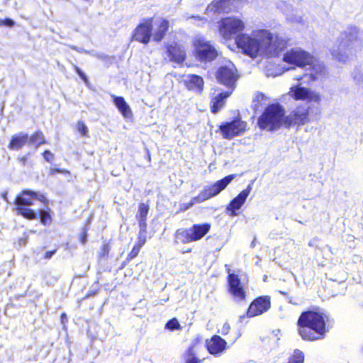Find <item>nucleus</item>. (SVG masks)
<instances>
[{
  "label": "nucleus",
  "instance_id": "16",
  "mask_svg": "<svg viewBox=\"0 0 363 363\" xmlns=\"http://www.w3.org/2000/svg\"><path fill=\"white\" fill-rule=\"evenodd\" d=\"M153 18H150L140 23L134 30L133 40L143 44H147L150 41L152 30Z\"/></svg>",
  "mask_w": 363,
  "mask_h": 363
},
{
  "label": "nucleus",
  "instance_id": "4",
  "mask_svg": "<svg viewBox=\"0 0 363 363\" xmlns=\"http://www.w3.org/2000/svg\"><path fill=\"white\" fill-rule=\"evenodd\" d=\"M284 109L279 104L267 106L258 118V125L261 129L273 131L284 125Z\"/></svg>",
  "mask_w": 363,
  "mask_h": 363
},
{
  "label": "nucleus",
  "instance_id": "20",
  "mask_svg": "<svg viewBox=\"0 0 363 363\" xmlns=\"http://www.w3.org/2000/svg\"><path fill=\"white\" fill-rule=\"evenodd\" d=\"M167 52L170 60L177 63H182L186 57V52L184 48L177 44L170 45L167 48Z\"/></svg>",
  "mask_w": 363,
  "mask_h": 363
},
{
  "label": "nucleus",
  "instance_id": "44",
  "mask_svg": "<svg viewBox=\"0 0 363 363\" xmlns=\"http://www.w3.org/2000/svg\"><path fill=\"white\" fill-rule=\"evenodd\" d=\"M55 253V250L53 251H47L45 254V258L50 259L51 258L53 255Z\"/></svg>",
  "mask_w": 363,
  "mask_h": 363
},
{
  "label": "nucleus",
  "instance_id": "47",
  "mask_svg": "<svg viewBox=\"0 0 363 363\" xmlns=\"http://www.w3.org/2000/svg\"><path fill=\"white\" fill-rule=\"evenodd\" d=\"M20 161L22 164V165H26V161H27V157L26 156H23V157H21L20 159Z\"/></svg>",
  "mask_w": 363,
  "mask_h": 363
},
{
  "label": "nucleus",
  "instance_id": "15",
  "mask_svg": "<svg viewBox=\"0 0 363 363\" xmlns=\"http://www.w3.org/2000/svg\"><path fill=\"white\" fill-rule=\"evenodd\" d=\"M228 291L233 296V300L235 302L244 301L246 294L242 286L240 279L237 274L230 273V269H228Z\"/></svg>",
  "mask_w": 363,
  "mask_h": 363
},
{
  "label": "nucleus",
  "instance_id": "54",
  "mask_svg": "<svg viewBox=\"0 0 363 363\" xmlns=\"http://www.w3.org/2000/svg\"><path fill=\"white\" fill-rule=\"evenodd\" d=\"M82 243H85V242H86V238L85 237L82 238Z\"/></svg>",
  "mask_w": 363,
  "mask_h": 363
},
{
  "label": "nucleus",
  "instance_id": "56",
  "mask_svg": "<svg viewBox=\"0 0 363 363\" xmlns=\"http://www.w3.org/2000/svg\"><path fill=\"white\" fill-rule=\"evenodd\" d=\"M279 293L283 294V295H286V293L283 291H279Z\"/></svg>",
  "mask_w": 363,
  "mask_h": 363
},
{
  "label": "nucleus",
  "instance_id": "9",
  "mask_svg": "<svg viewBox=\"0 0 363 363\" xmlns=\"http://www.w3.org/2000/svg\"><path fill=\"white\" fill-rule=\"evenodd\" d=\"M196 57L201 62H210L216 59L218 51L213 45L203 38L199 36L194 40Z\"/></svg>",
  "mask_w": 363,
  "mask_h": 363
},
{
  "label": "nucleus",
  "instance_id": "11",
  "mask_svg": "<svg viewBox=\"0 0 363 363\" xmlns=\"http://www.w3.org/2000/svg\"><path fill=\"white\" fill-rule=\"evenodd\" d=\"M216 77L220 83L228 87L230 89L229 91L233 92L238 79L236 69L233 64L220 67Z\"/></svg>",
  "mask_w": 363,
  "mask_h": 363
},
{
  "label": "nucleus",
  "instance_id": "35",
  "mask_svg": "<svg viewBox=\"0 0 363 363\" xmlns=\"http://www.w3.org/2000/svg\"><path fill=\"white\" fill-rule=\"evenodd\" d=\"M197 201L194 200V198L191 199L189 203H183L180 204V210L182 211H185L190 208H191L195 203H199Z\"/></svg>",
  "mask_w": 363,
  "mask_h": 363
},
{
  "label": "nucleus",
  "instance_id": "50",
  "mask_svg": "<svg viewBox=\"0 0 363 363\" xmlns=\"http://www.w3.org/2000/svg\"><path fill=\"white\" fill-rule=\"evenodd\" d=\"M74 70L76 71V72H77L78 74L82 72V71L81 70V69H80L79 67H78L77 65H74Z\"/></svg>",
  "mask_w": 363,
  "mask_h": 363
},
{
  "label": "nucleus",
  "instance_id": "52",
  "mask_svg": "<svg viewBox=\"0 0 363 363\" xmlns=\"http://www.w3.org/2000/svg\"><path fill=\"white\" fill-rule=\"evenodd\" d=\"M2 197H3V199H4L6 201H8L7 193H4V194H2Z\"/></svg>",
  "mask_w": 363,
  "mask_h": 363
},
{
  "label": "nucleus",
  "instance_id": "53",
  "mask_svg": "<svg viewBox=\"0 0 363 363\" xmlns=\"http://www.w3.org/2000/svg\"><path fill=\"white\" fill-rule=\"evenodd\" d=\"M245 318V315L240 316V321L242 322L243 319Z\"/></svg>",
  "mask_w": 363,
  "mask_h": 363
},
{
  "label": "nucleus",
  "instance_id": "19",
  "mask_svg": "<svg viewBox=\"0 0 363 363\" xmlns=\"http://www.w3.org/2000/svg\"><path fill=\"white\" fill-rule=\"evenodd\" d=\"M226 341L218 335H213L210 340L206 341V347L210 354L218 355L226 348Z\"/></svg>",
  "mask_w": 363,
  "mask_h": 363
},
{
  "label": "nucleus",
  "instance_id": "49",
  "mask_svg": "<svg viewBox=\"0 0 363 363\" xmlns=\"http://www.w3.org/2000/svg\"><path fill=\"white\" fill-rule=\"evenodd\" d=\"M74 70L76 71V72H77L78 74L82 72V71L81 70V69H80L79 67H78L77 65H74Z\"/></svg>",
  "mask_w": 363,
  "mask_h": 363
},
{
  "label": "nucleus",
  "instance_id": "26",
  "mask_svg": "<svg viewBox=\"0 0 363 363\" xmlns=\"http://www.w3.org/2000/svg\"><path fill=\"white\" fill-rule=\"evenodd\" d=\"M185 84L186 87L189 90H196L201 91L203 86V80L202 77L192 74L189 75L185 79Z\"/></svg>",
  "mask_w": 363,
  "mask_h": 363
},
{
  "label": "nucleus",
  "instance_id": "25",
  "mask_svg": "<svg viewBox=\"0 0 363 363\" xmlns=\"http://www.w3.org/2000/svg\"><path fill=\"white\" fill-rule=\"evenodd\" d=\"M26 143L28 144V135L21 132L11 138L8 147L10 150H18L21 149Z\"/></svg>",
  "mask_w": 363,
  "mask_h": 363
},
{
  "label": "nucleus",
  "instance_id": "27",
  "mask_svg": "<svg viewBox=\"0 0 363 363\" xmlns=\"http://www.w3.org/2000/svg\"><path fill=\"white\" fill-rule=\"evenodd\" d=\"M232 94L231 91L221 92L218 96L214 97L211 101V110L213 113H218L220 109L224 106L225 99Z\"/></svg>",
  "mask_w": 363,
  "mask_h": 363
},
{
  "label": "nucleus",
  "instance_id": "41",
  "mask_svg": "<svg viewBox=\"0 0 363 363\" xmlns=\"http://www.w3.org/2000/svg\"><path fill=\"white\" fill-rule=\"evenodd\" d=\"M146 233H147V231L145 233H143L142 237L140 238V231L139 232V237H138L139 241H138V244L137 245L140 246V248L146 242Z\"/></svg>",
  "mask_w": 363,
  "mask_h": 363
},
{
  "label": "nucleus",
  "instance_id": "29",
  "mask_svg": "<svg viewBox=\"0 0 363 363\" xmlns=\"http://www.w3.org/2000/svg\"><path fill=\"white\" fill-rule=\"evenodd\" d=\"M45 143V139L41 131H37L28 137V145H35L37 148L40 145Z\"/></svg>",
  "mask_w": 363,
  "mask_h": 363
},
{
  "label": "nucleus",
  "instance_id": "12",
  "mask_svg": "<svg viewBox=\"0 0 363 363\" xmlns=\"http://www.w3.org/2000/svg\"><path fill=\"white\" fill-rule=\"evenodd\" d=\"M290 96L295 100L307 101L308 102L319 103L320 95L308 88L301 86V84L291 87L289 92Z\"/></svg>",
  "mask_w": 363,
  "mask_h": 363
},
{
  "label": "nucleus",
  "instance_id": "22",
  "mask_svg": "<svg viewBox=\"0 0 363 363\" xmlns=\"http://www.w3.org/2000/svg\"><path fill=\"white\" fill-rule=\"evenodd\" d=\"M235 0H217L207 7V11L214 13L229 12L231 11V4Z\"/></svg>",
  "mask_w": 363,
  "mask_h": 363
},
{
  "label": "nucleus",
  "instance_id": "45",
  "mask_svg": "<svg viewBox=\"0 0 363 363\" xmlns=\"http://www.w3.org/2000/svg\"><path fill=\"white\" fill-rule=\"evenodd\" d=\"M78 75L80 77V78H81V79H82L85 83H86V82H88V79H87V77H86V74H85L83 72H82L81 73H79Z\"/></svg>",
  "mask_w": 363,
  "mask_h": 363
},
{
  "label": "nucleus",
  "instance_id": "51",
  "mask_svg": "<svg viewBox=\"0 0 363 363\" xmlns=\"http://www.w3.org/2000/svg\"><path fill=\"white\" fill-rule=\"evenodd\" d=\"M288 302L294 305L298 304L296 302L293 301L291 297H288Z\"/></svg>",
  "mask_w": 363,
  "mask_h": 363
},
{
  "label": "nucleus",
  "instance_id": "55",
  "mask_svg": "<svg viewBox=\"0 0 363 363\" xmlns=\"http://www.w3.org/2000/svg\"><path fill=\"white\" fill-rule=\"evenodd\" d=\"M255 240H253L251 243V247H253L255 246Z\"/></svg>",
  "mask_w": 363,
  "mask_h": 363
},
{
  "label": "nucleus",
  "instance_id": "8",
  "mask_svg": "<svg viewBox=\"0 0 363 363\" xmlns=\"http://www.w3.org/2000/svg\"><path fill=\"white\" fill-rule=\"evenodd\" d=\"M235 174H230L211 186H205L199 194L194 197L198 202H203L219 194L234 179Z\"/></svg>",
  "mask_w": 363,
  "mask_h": 363
},
{
  "label": "nucleus",
  "instance_id": "5",
  "mask_svg": "<svg viewBox=\"0 0 363 363\" xmlns=\"http://www.w3.org/2000/svg\"><path fill=\"white\" fill-rule=\"evenodd\" d=\"M35 200L44 202L45 198L44 195L38 192L31 190H23L18 195L15 200L17 214L27 219H35L38 213L30 208L33 204Z\"/></svg>",
  "mask_w": 363,
  "mask_h": 363
},
{
  "label": "nucleus",
  "instance_id": "24",
  "mask_svg": "<svg viewBox=\"0 0 363 363\" xmlns=\"http://www.w3.org/2000/svg\"><path fill=\"white\" fill-rule=\"evenodd\" d=\"M298 333L304 340H317L322 336L318 335L312 328L306 324H301L298 323Z\"/></svg>",
  "mask_w": 363,
  "mask_h": 363
},
{
  "label": "nucleus",
  "instance_id": "43",
  "mask_svg": "<svg viewBox=\"0 0 363 363\" xmlns=\"http://www.w3.org/2000/svg\"><path fill=\"white\" fill-rule=\"evenodd\" d=\"M71 48L80 52V53H89V52L82 48H77L74 45L71 46Z\"/></svg>",
  "mask_w": 363,
  "mask_h": 363
},
{
  "label": "nucleus",
  "instance_id": "17",
  "mask_svg": "<svg viewBox=\"0 0 363 363\" xmlns=\"http://www.w3.org/2000/svg\"><path fill=\"white\" fill-rule=\"evenodd\" d=\"M270 306L271 302L269 296H260L251 303L246 315L251 318L262 314L269 309Z\"/></svg>",
  "mask_w": 363,
  "mask_h": 363
},
{
  "label": "nucleus",
  "instance_id": "48",
  "mask_svg": "<svg viewBox=\"0 0 363 363\" xmlns=\"http://www.w3.org/2000/svg\"><path fill=\"white\" fill-rule=\"evenodd\" d=\"M55 172H64L63 170L62 169H51V174H54Z\"/></svg>",
  "mask_w": 363,
  "mask_h": 363
},
{
  "label": "nucleus",
  "instance_id": "28",
  "mask_svg": "<svg viewBox=\"0 0 363 363\" xmlns=\"http://www.w3.org/2000/svg\"><path fill=\"white\" fill-rule=\"evenodd\" d=\"M169 28V22L166 19H160V23L159 24V27L157 30L155 32L153 35L154 40L159 42L160 41L164 36Z\"/></svg>",
  "mask_w": 363,
  "mask_h": 363
},
{
  "label": "nucleus",
  "instance_id": "23",
  "mask_svg": "<svg viewBox=\"0 0 363 363\" xmlns=\"http://www.w3.org/2000/svg\"><path fill=\"white\" fill-rule=\"evenodd\" d=\"M111 97L113 98L114 105L125 118H130L132 116L131 109L123 97L117 96L113 94H111Z\"/></svg>",
  "mask_w": 363,
  "mask_h": 363
},
{
  "label": "nucleus",
  "instance_id": "57",
  "mask_svg": "<svg viewBox=\"0 0 363 363\" xmlns=\"http://www.w3.org/2000/svg\"><path fill=\"white\" fill-rule=\"evenodd\" d=\"M192 18H197V19H201V18L199 16H196V17L192 16Z\"/></svg>",
  "mask_w": 363,
  "mask_h": 363
},
{
  "label": "nucleus",
  "instance_id": "39",
  "mask_svg": "<svg viewBox=\"0 0 363 363\" xmlns=\"http://www.w3.org/2000/svg\"><path fill=\"white\" fill-rule=\"evenodd\" d=\"M43 157L47 162H50L54 159V155L50 151L45 150L43 152Z\"/></svg>",
  "mask_w": 363,
  "mask_h": 363
},
{
  "label": "nucleus",
  "instance_id": "31",
  "mask_svg": "<svg viewBox=\"0 0 363 363\" xmlns=\"http://www.w3.org/2000/svg\"><path fill=\"white\" fill-rule=\"evenodd\" d=\"M304 361V354L303 353L298 350H294V355L291 359L289 360L288 363H303Z\"/></svg>",
  "mask_w": 363,
  "mask_h": 363
},
{
  "label": "nucleus",
  "instance_id": "37",
  "mask_svg": "<svg viewBox=\"0 0 363 363\" xmlns=\"http://www.w3.org/2000/svg\"><path fill=\"white\" fill-rule=\"evenodd\" d=\"M15 25V21L11 18H5L4 20L0 19V26H6L12 28Z\"/></svg>",
  "mask_w": 363,
  "mask_h": 363
},
{
  "label": "nucleus",
  "instance_id": "2",
  "mask_svg": "<svg viewBox=\"0 0 363 363\" xmlns=\"http://www.w3.org/2000/svg\"><path fill=\"white\" fill-rule=\"evenodd\" d=\"M362 47L363 40L359 36V30L357 27H350L341 33L331 48V55L336 60L345 62Z\"/></svg>",
  "mask_w": 363,
  "mask_h": 363
},
{
  "label": "nucleus",
  "instance_id": "36",
  "mask_svg": "<svg viewBox=\"0 0 363 363\" xmlns=\"http://www.w3.org/2000/svg\"><path fill=\"white\" fill-rule=\"evenodd\" d=\"M77 130L82 135H86L88 128L85 123L82 121H79L77 123Z\"/></svg>",
  "mask_w": 363,
  "mask_h": 363
},
{
  "label": "nucleus",
  "instance_id": "3",
  "mask_svg": "<svg viewBox=\"0 0 363 363\" xmlns=\"http://www.w3.org/2000/svg\"><path fill=\"white\" fill-rule=\"evenodd\" d=\"M284 62L294 65L298 67H306L309 66L310 69L313 70L308 74H304L303 76H296L295 79L304 82H313L317 79L318 74L322 72L323 67L318 65V68H315V58L308 52L303 50L300 48H291L284 54Z\"/></svg>",
  "mask_w": 363,
  "mask_h": 363
},
{
  "label": "nucleus",
  "instance_id": "38",
  "mask_svg": "<svg viewBox=\"0 0 363 363\" xmlns=\"http://www.w3.org/2000/svg\"><path fill=\"white\" fill-rule=\"evenodd\" d=\"M140 250V246H138L137 245H135L132 250L130 251V252L129 253L128 256V259H132L133 258H135L139 253Z\"/></svg>",
  "mask_w": 363,
  "mask_h": 363
},
{
  "label": "nucleus",
  "instance_id": "7",
  "mask_svg": "<svg viewBox=\"0 0 363 363\" xmlns=\"http://www.w3.org/2000/svg\"><path fill=\"white\" fill-rule=\"evenodd\" d=\"M298 323L306 324L313 329L319 335L323 336L326 332V323L329 316L323 311H307L302 312L298 318Z\"/></svg>",
  "mask_w": 363,
  "mask_h": 363
},
{
  "label": "nucleus",
  "instance_id": "10",
  "mask_svg": "<svg viewBox=\"0 0 363 363\" xmlns=\"http://www.w3.org/2000/svg\"><path fill=\"white\" fill-rule=\"evenodd\" d=\"M245 28L244 22L235 17L223 18L220 23V33L224 39H230Z\"/></svg>",
  "mask_w": 363,
  "mask_h": 363
},
{
  "label": "nucleus",
  "instance_id": "46",
  "mask_svg": "<svg viewBox=\"0 0 363 363\" xmlns=\"http://www.w3.org/2000/svg\"><path fill=\"white\" fill-rule=\"evenodd\" d=\"M61 321H62V323H65L66 321H67V315L66 313H63L62 315H61Z\"/></svg>",
  "mask_w": 363,
  "mask_h": 363
},
{
  "label": "nucleus",
  "instance_id": "32",
  "mask_svg": "<svg viewBox=\"0 0 363 363\" xmlns=\"http://www.w3.org/2000/svg\"><path fill=\"white\" fill-rule=\"evenodd\" d=\"M40 219L42 224L46 225L51 222V216L48 212L41 210L39 212Z\"/></svg>",
  "mask_w": 363,
  "mask_h": 363
},
{
  "label": "nucleus",
  "instance_id": "6",
  "mask_svg": "<svg viewBox=\"0 0 363 363\" xmlns=\"http://www.w3.org/2000/svg\"><path fill=\"white\" fill-rule=\"evenodd\" d=\"M209 223L194 224L189 228H179L175 232L176 243L188 244L196 242L203 238L210 230Z\"/></svg>",
  "mask_w": 363,
  "mask_h": 363
},
{
  "label": "nucleus",
  "instance_id": "18",
  "mask_svg": "<svg viewBox=\"0 0 363 363\" xmlns=\"http://www.w3.org/2000/svg\"><path fill=\"white\" fill-rule=\"evenodd\" d=\"M251 190L252 184H249L245 189L242 190L230 202L228 206L226 207V211L230 212V216H235L238 215L236 211L244 204Z\"/></svg>",
  "mask_w": 363,
  "mask_h": 363
},
{
  "label": "nucleus",
  "instance_id": "14",
  "mask_svg": "<svg viewBox=\"0 0 363 363\" xmlns=\"http://www.w3.org/2000/svg\"><path fill=\"white\" fill-rule=\"evenodd\" d=\"M246 127L247 123L238 118L220 125V130L224 138L230 139L243 133Z\"/></svg>",
  "mask_w": 363,
  "mask_h": 363
},
{
  "label": "nucleus",
  "instance_id": "42",
  "mask_svg": "<svg viewBox=\"0 0 363 363\" xmlns=\"http://www.w3.org/2000/svg\"><path fill=\"white\" fill-rule=\"evenodd\" d=\"M230 325L228 323H225L223 327H222V329H221V334L222 335H226L228 333L229 330H230Z\"/></svg>",
  "mask_w": 363,
  "mask_h": 363
},
{
  "label": "nucleus",
  "instance_id": "21",
  "mask_svg": "<svg viewBox=\"0 0 363 363\" xmlns=\"http://www.w3.org/2000/svg\"><path fill=\"white\" fill-rule=\"evenodd\" d=\"M149 212V206L142 203L139 205L138 211L136 214V218L138 220L140 228V238L146 232L147 229V216Z\"/></svg>",
  "mask_w": 363,
  "mask_h": 363
},
{
  "label": "nucleus",
  "instance_id": "13",
  "mask_svg": "<svg viewBox=\"0 0 363 363\" xmlns=\"http://www.w3.org/2000/svg\"><path fill=\"white\" fill-rule=\"evenodd\" d=\"M309 106H298L284 118L286 128L294 125H303L309 121Z\"/></svg>",
  "mask_w": 363,
  "mask_h": 363
},
{
  "label": "nucleus",
  "instance_id": "1",
  "mask_svg": "<svg viewBox=\"0 0 363 363\" xmlns=\"http://www.w3.org/2000/svg\"><path fill=\"white\" fill-rule=\"evenodd\" d=\"M235 43L245 55L252 58H255L259 54L274 57L284 50L287 40L263 29L255 30L251 34L237 35Z\"/></svg>",
  "mask_w": 363,
  "mask_h": 363
},
{
  "label": "nucleus",
  "instance_id": "33",
  "mask_svg": "<svg viewBox=\"0 0 363 363\" xmlns=\"http://www.w3.org/2000/svg\"><path fill=\"white\" fill-rule=\"evenodd\" d=\"M165 328L169 330H179L181 328V325L176 318H172L167 321L165 325Z\"/></svg>",
  "mask_w": 363,
  "mask_h": 363
},
{
  "label": "nucleus",
  "instance_id": "30",
  "mask_svg": "<svg viewBox=\"0 0 363 363\" xmlns=\"http://www.w3.org/2000/svg\"><path fill=\"white\" fill-rule=\"evenodd\" d=\"M196 352L194 347L191 346L188 348L184 354L185 363H198L199 362V358L196 357Z\"/></svg>",
  "mask_w": 363,
  "mask_h": 363
},
{
  "label": "nucleus",
  "instance_id": "40",
  "mask_svg": "<svg viewBox=\"0 0 363 363\" xmlns=\"http://www.w3.org/2000/svg\"><path fill=\"white\" fill-rule=\"evenodd\" d=\"M110 250V247L108 244H105L101 247V252H100V256L101 257H105L108 254Z\"/></svg>",
  "mask_w": 363,
  "mask_h": 363
},
{
  "label": "nucleus",
  "instance_id": "34",
  "mask_svg": "<svg viewBox=\"0 0 363 363\" xmlns=\"http://www.w3.org/2000/svg\"><path fill=\"white\" fill-rule=\"evenodd\" d=\"M353 79L357 84H360L363 82V72L359 69H356L353 72Z\"/></svg>",
  "mask_w": 363,
  "mask_h": 363
}]
</instances>
